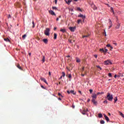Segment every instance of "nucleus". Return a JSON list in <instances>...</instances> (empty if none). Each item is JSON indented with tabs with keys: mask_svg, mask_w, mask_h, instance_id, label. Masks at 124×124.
I'll use <instances>...</instances> for the list:
<instances>
[{
	"mask_svg": "<svg viewBox=\"0 0 124 124\" xmlns=\"http://www.w3.org/2000/svg\"><path fill=\"white\" fill-rule=\"evenodd\" d=\"M85 70V67H82V71H84Z\"/></svg>",
	"mask_w": 124,
	"mask_h": 124,
	"instance_id": "8fccbe9b",
	"label": "nucleus"
},
{
	"mask_svg": "<svg viewBox=\"0 0 124 124\" xmlns=\"http://www.w3.org/2000/svg\"><path fill=\"white\" fill-rule=\"evenodd\" d=\"M81 61L79 59H77V62H80Z\"/></svg>",
	"mask_w": 124,
	"mask_h": 124,
	"instance_id": "f704fd0d",
	"label": "nucleus"
},
{
	"mask_svg": "<svg viewBox=\"0 0 124 124\" xmlns=\"http://www.w3.org/2000/svg\"><path fill=\"white\" fill-rule=\"evenodd\" d=\"M57 36H58V34H57V33H54V39L55 40L57 39Z\"/></svg>",
	"mask_w": 124,
	"mask_h": 124,
	"instance_id": "a211bd4d",
	"label": "nucleus"
},
{
	"mask_svg": "<svg viewBox=\"0 0 124 124\" xmlns=\"http://www.w3.org/2000/svg\"><path fill=\"white\" fill-rule=\"evenodd\" d=\"M58 95L59 96H61V97H63V96H62V94H61V93H58Z\"/></svg>",
	"mask_w": 124,
	"mask_h": 124,
	"instance_id": "4c0bfd02",
	"label": "nucleus"
},
{
	"mask_svg": "<svg viewBox=\"0 0 124 124\" xmlns=\"http://www.w3.org/2000/svg\"><path fill=\"white\" fill-rule=\"evenodd\" d=\"M67 70H68V71H70V69L72 70V68H70V67L69 68L68 67H66Z\"/></svg>",
	"mask_w": 124,
	"mask_h": 124,
	"instance_id": "72a5a7b5",
	"label": "nucleus"
},
{
	"mask_svg": "<svg viewBox=\"0 0 124 124\" xmlns=\"http://www.w3.org/2000/svg\"><path fill=\"white\" fill-rule=\"evenodd\" d=\"M55 4H57V3H58V0H55Z\"/></svg>",
	"mask_w": 124,
	"mask_h": 124,
	"instance_id": "c03bdc74",
	"label": "nucleus"
},
{
	"mask_svg": "<svg viewBox=\"0 0 124 124\" xmlns=\"http://www.w3.org/2000/svg\"><path fill=\"white\" fill-rule=\"evenodd\" d=\"M105 51H104V49H103V48H100V52H104Z\"/></svg>",
	"mask_w": 124,
	"mask_h": 124,
	"instance_id": "473e14b6",
	"label": "nucleus"
},
{
	"mask_svg": "<svg viewBox=\"0 0 124 124\" xmlns=\"http://www.w3.org/2000/svg\"><path fill=\"white\" fill-rule=\"evenodd\" d=\"M104 51H105L104 52V53H106V52H108V49H105Z\"/></svg>",
	"mask_w": 124,
	"mask_h": 124,
	"instance_id": "a19ab883",
	"label": "nucleus"
},
{
	"mask_svg": "<svg viewBox=\"0 0 124 124\" xmlns=\"http://www.w3.org/2000/svg\"><path fill=\"white\" fill-rule=\"evenodd\" d=\"M104 93H103V92H101L100 93V94H103Z\"/></svg>",
	"mask_w": 124,
	"mask_h": 124,
	"instance_id": "13d9d810",
	"label": "nucleus"
},
{
	"mask_svg": "<svg viewBox=\"0 0 124 124\" xmlns=\"http://www.w3.org/2000/svg\"><path fill=\"white\" fill-rule=\"evenodd\" d=\"M62 76L59 79H62Z\"/></svg>",
	"mask_w": 124,
	"mask_h": 124,
	"instance_id": "0e129e2a",
	"label": "nucleus"
},
{
	"mask_svg": "<svg viewBox=\"0 0 124 124\" xmlns=\"http://www.w3.org/2000/svg\"><path fill=\"white\" fill-rule=\"evenodd\" d=\"M68 78H69V79H71L72 78L71 74H69L68 75Z\"/></svg>",
	"mask_w": 124,
	"mask_h": 124,
	"instance_id": "e433bc0d",
	"label": "nucleus"
},
{
	"mask_svg": "<svg viewBox=\"0 0 124 124\" xmlns=\"http://www.w3.org/2000/svg\"><path fill=\"white\" fill-rule=\"evenodd\" d=\"M89 92H90V93H93V90H92V89L89 90Z\"/></svg>",
	"mask_w": 124,
	"mask_h": 124,
	"instance_id": "79ce46f5",
	"label": "nucleus"
},
{
	"mask_svg": "<svg viewBox=\"0 0 124 124\" xmlns=\"http://www.w3.org/2000/svg\"><path fill=\"white\" fill-rule=\"evenodd\" d=\"M17 67L19 69H20V70H22V67H21V66H20V64H17L16 65Z\"/></svg>",
	"mask_w": 124,
	"mask_h": 124,
	"instance_id": "dca6fc26",
	"label": "nucleus"
},
{
	"mask_svg": "<svg viewBox=\"0 0 124 124\" xmlns=\"http://www.w3.org/2000/svg\"><path fill=\"white\" fill-rule=\"evenodd\" d=\"M42 62H45V56H43V58L42 59Z\"/></svg>",
	"mask_w": 124,
	"mask_h": 124,
	"instance_id": "f3484780",
	"label": "nucleus"
},
{
	"mask_svg": "<svg viewBox=\"0 0 124 124\" xmlns=\"http://www.w3.org/2000/svg\"><path fill=\"white\" fill-rule=\"evenodd\" d=\"M84 110H85L86 112L89 111V109H88V108H85V109H84Z\"/></svg>",
	"mask_w": 124,
	"mask_h": 124,
	"instance_id": "a18cd8bd",
	"label": "nucleus"
},
{
	"mask_svg": "<svg viewBox=\"0 0 124 124\" xmlns=\"http://www.w3.org/2000/svg\"><path fill=\"white\" fill-rule=\"evenodd\" d=\"M56 21H59V18L57 17V18H56Z\"/></svg>",
	"mask_w": 124,
	"mask_h": 124,
	"instance_id": "e2e57ef3",
	"label": "nucleus"
},
{
	"mask_svg": "<svg viewBox=\"0 0 124 124\" xmlns=\"http://www.w3.org/2000/svg\"><path fill=\"white\" fill-rule=\"evenodd\" d=\"M59 100H62V99L61 98H58Z\"/></svg>",
	"mask_w": 124,
	"mask_h": 124,
	"instance_id": "69168bd1",
	"label": "nucleus"
},
{
	"mask_svg": "<svg viewBox=\"0 0 124 124\" xmlns=\"http://www.w3.org/2000/svg\"><path fill=\"white\" fill-rule=\"evenodd\" d=\"M106 98L109 101H113V95L110 94V93H108Z\"/></svg>",
	"mask_w": 124,
	"mask_h": 124,
	"instance_id": "f03ea898",
	"label": "nucleus"
},
{
	"mask_svg": "<svg viewBox=\"0 0 124 124\" xmlns=\"http://www.w3.org/2000/svg\"><path fill=\"white\" fill-rule=\"evenodd\" d=\"M48 12L49 14H51V15L56 16V14H55V12H54V11H53L52 10H49L48 11Z\"/></svg>",
	"mask_w": 124,
	"mask_h": 124,
	"instance_id": "0eeeda50",
	"label": "nucleus"
},
{
	"mask_svg": "<svg viewBox=\"0 0 124 124\" xmlns=\"http://www.w3.org/2000/svg\"><path fill=\"white\" fill-rule=\"evenodd\" d=\"M45 34L47 36H49L50 35V29H46V30L45 31Z\"/></svg>",
	"mask_w": 124,
	"mask_h": 124,
	"instance_id": "7ed1b4c3",
	"label": "nucleus"
},
{
	"mask_svg": "<svg viewBox=\"0 0 124 124\" xmlns=\"http://www.w3.org/2000/svg\"><path fill=\"white\" fill-rule=\"evenodd\" d=\"M8 18H11V16L10 15H9V16L8 17Z\"/></svg>",
	"mask_w": 124,
	"mask_h": 124,
	"instance_id": "864d4df0",
	"label": "nucleus"
},
{
	"mask_svg": "<svg viewBox=\"0 0 124 124\" xmlns=\"http://www.w3.org/2000/svg\"><path fill=\"white\" fill-rule=\"evenodd\" d=\"M100 124H105V122H104L103 120H102L100 121Z\"/></svg>",
	"mask_w": 124,
	"mask_h": 124,
	"instance_id": "7c9ffc66",
	"label": "nucleus"
},
{
	"mask_svg": "<svg viewBox=\"0 0 124 124\" xmlns=\"http://www.w3.org/2000/svg\"><path fill=\"white\" fill-rule=\"evenodd\" d=\"M52 9H53V10H58V8H57L56 7H54V6H53L52 7Z\"/></svg>",
	"mask_w": 124,
	"mask_h": 124,
	"instance_id": "bb28decb",
	"label": "nucleus"
},
{
	"mask_svg": "<svg viewBox=\"0 0 124 124\" xmlns=\"http://www.w3.org/2000/svg\"><path fill=\"white\" fill-rule=\"evenodd\" d=\"M65 73H64V72H62V77H65Z\"/></svg>",
	"mask_w": 124,
	"mask_h": 124,
	"instance_id": "cd10ccee",
	"label": "nucleus"
},
{
	"mask_svg": "<svg viewBox=\"0 0 124 124\" xmlns=\"http://www.w3.org/2000/svg\"><path fill=\"white\" fill-rule=\"evenodd\" d=\"M78 17H81L82 18L83 21H85V19H86V16H83V15L79 14V15L78 16Z\"/></svg>",
	"mask_w": 124,
	"mask_h": 124,
	"instance_id": "423d86ee",
	"label": "nucleus"
},
{
	"mask_svg": "<svg viewBox=\"0 0 124 124\" xmlns=\"http://www.w3.org/2000/svg\"><path fill=\"white\" fill-rule=\"evenodd\" d=\"M4 40L6 42H10V40H9L8 38H4Z\"/></svg>",
	"mask_w": 124,
	"mask_h": 124,
	"instance_id": "f8f14e48",
	"label": "nucleus"
},
{
	"mask_svg": "<svg viewBox=\"0 0 124 124\" xmlns=\"http://www.w3.org/2000/svg\"><path fill=\"white\" fill-rule=\"evenodd\" d=\"M109 24L110 25V26H111L112 25V21H111V19H109Z\"/></svg>",
	"mask_w": 124,
	"mask_h": 124,
	"instance_id": "4be33fe9",
	"label": "nucleus"
},
{
	"mask_svg": "<svg viewBox=\"0 0 124 124\" xmlns=\"http://www.w3.org/2000/svg\"><path fill=\"white\" fill-rule=\"evenodd\" d=\"M71 1H72V0H68V1H66V3H67V4H70V2H71Z\"/></svg>",
	"mask_w": 124,
	"mask_h": 124,
	"instance_id": "6ab92c4d",
	"label": "nucleus"
},
{
	"mask_svg": "<svg viewBox=\"0 0 124 124\" xmlns=\"http://www.w3.org/2000/svg\"><path fill=\"white\" fill-rule=\"evenodd\" d=\"M111 27H112V26L110 25L108 27V29H110L111 28Z\"/></svg>",
	"mask_w": 124,
	"mask_h": 124,
	"instance_id": "bf43d9fd",
	"label": "nucleus"
},
{
	"mask_svg": "<svg viewBox=\"0 0 124 124\" xmlns=\"http://www.w3.org/2000/svg\"><path fill=\"white\" fill-rule=\"evenodd\" d=\"M56 30H57V28L55 27L54 28V31H56Z\"/></svg>",
	"mask_w": 124,
	"mask_h": 124,
	"instance_id": "338daca9",
	"label": "nucleus"
},
{
	"mask_svg": "<svg viewBox=\"0 0 124 124\" xmlns=\"http://www.w3.org/2000/svg\"><path fill=\"white\" fill-rule=\"evenodd\" d=\"M89 36H90V34H88V35H83L82 36V38H85V37H89Z\"/></svg>",
	"mask_w": 124,
	"mask_h": 124,
	"instance_id": "5701e85b",
	"label": "nucleus"
},
{
	"mask_svg": "<svg viewBox=\"0 0 124 124\" xmlns=\"http://www.w3.org/2000/svg\"><path fill=\"white\" fill-rule=\"evenodd\" d=\"M117 77H118V78H120V77H124V74L119 73L117 75Z\"/></svg>",
	"mask_w": 124,
	"mask_h": 124,
	"instance_id": "9d476101",
	"label": "nucleus"
},
{
	"mask_svg": "<svg viewBox=\"0 0 124 124\" xmlns=\"http://www.w3.org/2000/svg\"><path fill=\"white\" fill-rule=\"evenodd\" d=\"M92 97V101L94 105H97V102L95 101V99H96L97 98L96 94H93Z\"/></svg>",
	"mask_w": 124,
	"mask_h": 124,
	"instance_id": "f257e3e1",
	"label": "nucleus"
},
{
	"mask_svg": "<svg viewBox=\"0 0 124 124\" xmlns=\"http://www.w3.org/2000/svg\"><path fill=\"white\" fill-rule=\"evenodd\" d=\"M78 93H81V91H78Z\"/></svg>",
	"mask_w": 124,
	"mask_h": 124,
	"instance_id": "774afa93",
	"label": "nucleus"
},
{
	"mask_svg": "<svg viewBox=\"0 0 124 124\" xmlns=\"http://www.w3.org/2000/svg\"><path fill=\"white\" fill-rule=\"evenodd\" d=\"M48 75L49 76H51V72H48Z\"/></svg>",
	"mask_w": 124,
	"mask_h": 124,
	"instance_id": "6e6d98bb",
	"label": "nucleus"
},
{
	"mask_svg": "<svg viewBox=\"0 0 124 124\" xmlns=\"http://www.w3.org/2000/svg\"><path fill=\"white\" fill-rule=\"evenodd\" d=\"M104 117L106 119L107 122H109V118L107 116H106V114H104Z\"/></svg>",
	"mask_w": 124,
	"mask_h": 124,
	"instance_id": "1a4fd4ad",
	"label": "nucleus"
},
{
	"mask_svg": "<svg viewBox=\"0 0 124 124\" xmlns=\"http://www.w3.org/2000/svg\"><path fill=\"white\" fill-rule=\"evenodd\" d=\"M67 93H68V94H70V91H67Z\"/></svg>",
	"mask_w": 124,
	"mask_h": 124,
	"instance_id": "09e8293b",
	"label": "nucleus"
},
{
	"mask_svg": "<svg viewBox=\"0 0 124 124\" xmlns=\"http://www.w3.org/2000/svg\"><path fill=\"white\" fill-rule=\"evenodd\" d=\"M69 42H70V43H72V41H71V40H69Z\"/></svg>",
	"mask_w": 124,
	"mask_h": 124,
	"instance_id": "4d7b16f0",
	"label": "nucleus"
},
{
	"mask_svg": "<svg viewBox=\"0 0 124 124\" xmlns=\"http://www.w3.org/2000/svg\"><path fill=\"white\" fill-rule=\"evenodd\" d=\"M81 76L84 77V76H85V75H84V74H81Z\"/></svg>",
	"mask_w": 124,
	"mask_h": 124,
	"instance_id": "680f3d73",
	"label": "nucleus"
},
{
	"mask_svg": "<svg viewBox=\"0 0 124 124\" xmlns=\"http://www.w3.org/2000/svg\"><path fill=\"white\" fill-rule=\"evenodd\" d=\"M32 25H33L32 28H34V27H35V25H34V21H32Z\"/></svg>",
	"mask_w": 124,
	"mask_h": 124,
	"instance_id": "58836bf2",
	"label": "nucleus"
},
{
	"mask_svg": "<svg viewBox=\"0 0 124 124\" xmlns=\"http://www.w3.org/2000/svg\"><path fill=\"white\" fill-rule=\"evenodd\" d=\"M40 79H41V81H43V82L46 83V84L47 85L48 84V83H47V81L44 78L41 77Z\"/></svg>",
	"mask_w": 124,
	"mask_h": 124,
	"instance_id": "6e6552de",
	"label": "nucleus"
},
{
	"mask_svg": "<svg viewBox=\"0 0 124 124\" xmlns=\"http://www.w3.org/2000/svg\"><path fill=\"white\" fill-rule=\"evenodd\" d=\"M43 41L44 43H45L46 44V43H48V39H44L43 40Z\"/></svg>",
	"mask_w": 124,
	"mask_h": 124,
	"instance_id": "9b49d317",
	"label": "nucleus"
},
{
	"mask_svg": "<svg viewBox=\"0 0 124 124\" xmlns=\"http://www.w3.org/2000/svg\"><path fill=\"white\" fill-rule=\"evenodd\" d=\"M26 37H27V34H24L22 36V38L23 39H25V38H26Z\"/></svg>",
	"mask_w": 124,
	"mask_h": 124,
	"instance_id": "c756f323",
	"label": "nucleus"
},
{
	"mask_svg": "<svg viewBox=\"0 0 124 124\" xmlns=\"http://www.w3.org/2000/svg\"><path fill=\"white\" fill-rule=\"evenodd\" d=\"M117 77H118V76H117V75H115L114 78H117Z\"/></svg>",
	"mask_w": 124,
	"mask_h": 124,
	"instance_id": "5fc2aeb1",
	"label": "nucleus"
},
{
	"mask_svg": "<svg viewBox=\"0 0 124 124\" xmlns=\"http://www.w3.org/2000/svg\"><path fill=\"white\" fill-rule=\"evenodd\" d=\"M70 10V11L72 12V11H73V9H71Z\"/></svg>",
	"mask_w": 124,
	"mask_h": 124,
	"instance_id": "052dcab7",
	"label": "nucleus"
},
{
	"mask_svg": "<svg viewBox=\"0 0 124 124\" xmlns=\"http://www.w3.org/2000/svg\"><path fill=\"white\" fill-rule=\"evenodd\" d=\"M107 47H111V45H110L109 44H108L107 45Z\"/></svg>",
	"mask_w": 124,
	"mask_h": 124,
	"instance_id": "de8ad7c7",
	"label": "nucleus"
},
{
	"mask_svg": "<svg viewBox=\"0 0 124 124\" xmlns=\"http://www.w3.org/2000/svg\"><path fill=\"white\" fill-rule=\"evenodd\" d=\"M69 30H70V31H72V32H74L75 31V30H76V27H70L69 28Z\"/></svg>",
	"mask_w": 124,
	"mask_h": 124,
	"instance_id": "39448f33",
	"label": "nucleus"
},
{
	"mask_svg": "<svg viewBox=\"0 0 124 124\" xmlns=\"http://www.w3.org/2000/svg\"><path fill=\"white\" fill-rule=\"evenodd\" d=\"M60 31H62V32H65V31H66L65 29H61V30H60Z\"/></svg>",
	"mask_w": 124,
	"mask_h": 124,
	"instance_id": "b1692460",
	"label": "nucleus"
},
{
	"mask_svg": "<svg viewBox=\"0 0 124 124\" xmlns=\"http://www.w3.org/2000/svg\"><path fill=\"white\" fill-rule=\"evenodd\" d=\"M70 93H72L73 94H76V92H74V90L70 91Z\"/></svg>",
	"mask_w": 124,
	"mask_h": 124,
	"instance_id": "4468645a",
	"label": "nucleus"
},
{
	"mask_svg": "<svg viewBox=\"0 0 124 124\" xmlns=\"http://www.w3.org/2000/svg\"><path fill=\"white\" fill-rule=\"evenodd\" d=\"M81 19H78L77 21L78 24H80V22H81Z\"/></svg>",
	"mask_w": 124,
	"mask_h": 124,
	"instance_id": "2f4dec72",
	"label": "nucleus"
},
{
	"mask_svg": "<svg viewBox=\"0 0 124 124\" xmlns=\"http://www.w3.org/2000/svg\"><path fill=\"white\" fill-rule=\"evenodd\" d=\"M94 58H95V59H97V55H94Z\"/></svg>",
	"mask_w": 124,
	"mask_h": 124,
	"instance_id": "3c124183",
	"label": "nucleus"
},
{
	"mask_svg": "<svg viewBox=\"0 0 124 124\" xmlns=\"http://www.w3.org/2000/svg\"><path fill=\"white\" fill-rule=\"evenodd\" d=\"M119 113L120 116H122L123 118H124V114H123V113H122L121 112H119Z\"/></svg>",
	"mask_w": 124,
	"mask_h": 124,
	"instance_id": "c85d7f7f",
	"label": "nucleus"
},
{
	"mask_svg": "<svg viewBox=\"0 0 124 124\" xmlns=\"http://www.w3.org/2000/svg\"><path fill=\"white\" fill-rule=\"evenodd\" d=\"M97 68H99L100 70H102V68L100 67V66H97Z\"/></svg>",
	"mask_w": 124,
	"mask_h": 124,
	"instance_id": "c9c22d12",
	"label": "nucleus"
},
{
	"mask_svg": "<svg viewBox=\"0 0 124 124\" xmlns=\"http://www.w3.org/2000/svg\"><path fill=\"white\" fill-rule=\"evenodd\" d=\"M86 109H83L82 111V114L83 115H86Z\"/></svg>",
	"mask_w": 124,
	"mask_h": 124,
	"instance_id": "a878e982",
	"label": "nucleus"
},
{
	"mask_svg": "<svg viewBox=\"0 0 124 124\" xmlns=\"http://www.w3.org/2000/svg\"><path fill=\"white\" fill-rule=\"evenodd\" d=\"M98 117H99V118H102V117H103V116L102 115V114L99 113L98 114Z\"/></svg>",
	"mask_w": 124,
	"mask_h": 124,
	"instance_id": "393cba45",
	"label": "nucleus"
},
{
	"mask_svg": "<svg viewBox=\"0 0 124 124\" xmlns=\"http://www.w3.org/2000/svg\"><path fill=\"white\" fill-rule=\"evenodd\" d=\"M41 88H42V89H44V90H45V87H44V86H43V85H41Z\"/></svg>",
	"mask_w": 124,
	"mask_h": 124,
	"instance_id": "49530a36",
	"label": "nucleus"
},
{
	"mask_svg": "<svg viewBox=\"0 0 124 124\" xmlns=\"http://www.w3.org/2000/svg\"><path fill=\"white\" fill-rule=\"evenodd\" d=\"M112 63L111 62V60H107L104 62V64L105 65H108V64H112Z\"/></svg>",
	"mask_w": 124,
	"mask_h": 124,
	"instance_id": "20e7f679",
	"label": "nucleus"
},
{
	"mask_svg": "<svg viewBox=\"0 0 124 124\" xmlns=\"http://www.w3.org/2000/svg\"><path fill=\"white\" fill-rule=\"evenodd\" d=\"M100 94V92L97 93V95Z\"/></svg>",
	"mask_w": 124,
	"mask_h": 124,
	"instance_id": "603ef678",
	"label": "nucleus"
},
{
	"mask_svg": "<svg viewBox=\"0 0 124 124\" xmlns=\"http://www.w3.org/2000/svg\"><path fill=\"white\" fill-rule=\"evenodd\" d=\"M110 10H111V12H112L113 14H115V12L114 11V9H113V7L110 8Z\"/></svg>",
	"mask_w": 124,
	"mask_h": 124,
	"instance_id": "aec40b11",
	"label": "nucleus"
},
{
	"mask_svg": "<svg viewBox=\"0 0 124 124\" xmlns=\"http://www.w3.org/2000/svg\"><path fill=\"white\" fill-rule=\"evenodd\" d=\"M114 103H116L118 101V97L116 96L114 98Z\"/></svg>",
	"mask_w": 124,
	"mask_h": 124,
	"instance_id": "ddd939ff",
	"label": "nucleus"
},
{
	"mask_svg": "<svg viewBox=\"0 0 124 124\" xmlns=\"http://www.w3.org/2000/svg\"><path fill=\"white\" fill-rule=\"evenodd\" d=\"M104 103H108V102L107 101V100H106L104 101Z\"/></svg>",
	"mask_w": 124,
	"mask_h": 124,
	"instance_id": "37998d69",
	"label": "nucleus"
},
{
	"mask_svg": "<svg viewBox=\"0 0 124 124\" xmlns=\"http://www.w3.org/2000/svg\"><path fill=\"white\" fill-rule=\"evenodd\" d=\"M120 27H121V24L118 23L115 28L116 29H120Z\"/></svg>",
	"mask_w": 124,
	"mask_h": 124,
	"instance_id": "2eb2a0df",
	"label": "nucleus"
},
{
	"mask_svg": "<svg viewBox=\"0 0 124 124\" xmlns=\"http://www.w3.org/2000/svg\"><path fill=\"white\" fill-rule=\"evenodd\" d=\"M108 76H109V77H112V74H111V73H108Z\"/></svg>",
	"mask_w": 124,
	"mask_h": 124,
	"instance_id": "ea45409f",
	"label": "nucleus"
},
{
	"mask_svg": "<svg viewBox=\"0 0 124 124\" xmlns=\"http://www.w3.org/2000/svg\"><path fill=\"white\" fill-rule=\"evenodd\" d=\"M77 10L78 11H80L81 12H82V10H81V8H80V7L77 8Z\"/></svg>",
	"mask_w": 124,
	"mask_h": 124,
	"instance_id": "412c9836",
	"label": "nucleus"
}]
</instances>
